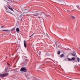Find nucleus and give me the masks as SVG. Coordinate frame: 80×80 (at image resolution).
I'll return each instance as SVG.
<instances>
[{"instance_id": "7", "label": "nucleus", "mask_w": 80, "mask_h": 80, "mask_svg": "<svg viewBox=\"0 0 80 80\" xmlns=\"http://www.w3.org/2000/svg\"><path fill=\"white\" fill-rule=\"evenodd\" d=\"M8 75V73H6L4 74V77H5L6 76H7V75Z\"/></svg>"}, {"instance_id": "9", "label": "nucleus", "mask_w": 80, "mask_h": 80, "mask_svg": "<svg viewBox=\"0 0 80 80\" xmlns=\"http://www.w3.org/2000/svg\"><path fill=\"white\" fill-rule=\"evenodd\" d=\"M64 57V54H61V55H60V57L61 58H62V57Z\"/></svg>"}, {"instance_id": "11", "label": "nucleus", "mask_w": 80, "mask_h": 80, "mask_svg": "<svg viewBox=\"0 0 80 80\" xmlns=\"http://www.w3.org/2000/svg\"><path fill=\"white\" fill-rule=\"evenodd\" d=\"M2 30L4 32H8L9 31L8 30Z\"/></svg>"}, {"instance_id": "4", "label": "nucleus", "mask_w": 80, "mask_h": 80, "mask_svg": "<svg viewBox=\"0 0 80 80\" xmlns=\"http://www.w3.org/2000/svg\"><path fill=\"white\" fill-rule=\"evenodd\" d=\"M16 30L18 33H19L20 32V29L18 28H17L16 29Z\"/></svg>"}, {"instance_id": "21", "label": "nucleus", "mask_w": 80, "mask_h": 80, "mask_svg": "<svg viewBox=\"0 0 80 80\" xmlns=\"http://www.w3.org/2000/svg\"><path fill=\"white\" fill-rule=\"evenodd\" d=\"M77 8H79L80 7L79 6H77Z\"/></svg>"}, {"instance_id": "29", "label": "nucleus", "mask_w": 80, "mask_h": 80, "mask_svg": "<svg viewBox=\"0 0 80 80\" xmlns=\"http://www.w3.org/2000/svg\"><path fill=\"white\" fill-rule=\"evenodd\" d=\"M79 9H80V8H79Z\"/></svg>"}, {"instance_id": "22", "label": "nucleus", "mask_w": 80, "mask_h": 80, "mask_svg": "<svg viewBox=\"0 0 80 80\" xmlns=\"http://www.w3.org/2000/svg\"><path fill=\"white\" fill-rule=\"evenodd\" d=\"M25 76L27 78V75L25 74Z\"/></svg>"}, {"instance_id": "19", "label": "nucleus", "mask_w": 80, "mask_h": 80, "mask_svg": "<svg viewBox=\"0 0 80 80\" xmlns=\"http://www.w3.org/2000/svg\"><path fill=\"white\" fill-rule=\"evenodd\" d=\"M72 55H73V56H75V54H74L73 53H72Z\"/></svg>"}, {"instance_id": "13", "label": "nucleus", "mask_w": 80, "mask_h": 80, "mask_svg": "<svg viewBox=\"0 0 80 80\" xmlns=\"http://www.w3.org/2000/svg\"><path fill=\"white\" fill-rule=\"evenodd\" d=\"M68 61H72V59H71L70 58H68Z\"/></svg>"}, {"instance_id": "25", "label": "nucleus", "mask_w": 80, "mask_h": 80, "mask_svg": "<svg viewBox=\"0 0 80 80\" xmlns=\"http://www.w3.org/2000/svg\"><path fill=\"white\" fill-rule=\"evenodd\" d=\"M8 65H10V64H9V63H8Z\"/></svg>"}, {"instance_id": "14", "label": "nucleus", "mask_w": 80, "mask_h": 80, "mask_svg": "<svg viewBox=\"0 0 80 80\" xmlns=\"http://www.w3.org/2000/svg\"><path fill=\"white\" fill-rule=\"evenodd\" d=\"M75 58H72V59L71 60H75Z\"/></svg>"}, {"instance_id": "24", "label": "nucleus", "mask_w": 80, "mask_h": 80, "mask_svg": "<svg viewBox=\"0 0 80 80\" xmlns=\"http://www.w3.org/2000/svg\"><path fill=\"white\" fill-rule=\"evenodd\" d=\"M27 10V9H25L24 10H25V11Z\"/></svg>"}, {"instance_id": "26", "label": "nucleus", "mask_w": 80, "mask_h": 80, "mask_svg": "<svg viewBox=\"0 0 80 80\" xmlns=\"http://www.w3.org/2000/svg\"><path fill=\"white\" fill-rule=\"evenodd\" d=\"M56 46H57V43H56Z\"/></svg>"}, {"instance_id": "12", "label": "nucleus", "mask_w": 80, "mask_h": 80, "mask_svg": "<svg viewBox=\"0 0 80 80\" xmlns=\"http://www.w3.org/2000/svg\"><path fill=\"white\" fill-rule=\"evenodd\" d=\"M77 60L78 62H80V58H78Z\"/></svg>"}, {"instance_id": "2", "label": "nucleus", "mask_w": 80, "mask_h": 80, "mask_svg": "<svg viewBox=\"0 0 80 80\" xmlns=\"http://www.w3.org/2000/svg\"><path fill=\"white\" fill-rule=\"evenodd\" d=\"M21 72H27V68H26L22 67L20 69Z\"/></svg>"}, {"instance_id": "1", "label": "nucleus", "mask_w": 80, "mask_h": 80, "mask_svg": "<svg viewBox=\"0 0 80 80\" xmlns=\"http://www.w3.org/2000/svg\"><path fill=\"white\" fill-rule=\"evenodd\" d=\"M33 12H36V13H35V14H32V15H33V16H35V17L38 16V18H40V17L42 16V15L43 14V13L42 12L38 13V12L35 11Z\"/></svg>"}, {"instance_id": "5", "label": "nucleus", "mask_w": 80, "mask_h": 80, "mask_svg": "<svg viewBox=\"0 0 80 80\" xmlns=\"http://www.w3.org/2000/svg\"><path fill=\"white\" fill-rule=\"evenodd\" d=\"M8 9H10V10H11V11L13 12V9H12V8L10 7H8Z\"/></svg>"}, {"instance_id": "3", "label": "nucleus", "mask_w": 80, "mask_h": 80, "mask_svg": "<svg viewBox=\"0 0 80 80\" xmlns=\"http://www.w3.org/2000/svg\"><path fill=\"white\" fill-rule=\"evenodd\" d=\"M24 46L25 48L27 47V42L25 40H24Z\"/></svg>"}, {"instance_id": "16", "label": "nucleus", "mask_w": 80, "mask_h": 80, "mask_svg": "<svg viewBox=\"0 0 80 80\" xmlns=\"http://www.w3.org/2000/svg\"><path fill=\"white\" fill-rule=\"evenodd\" d=\"M33 35H34V33H33L32 34L31 36L29 37V38H30V37H32V36H33Z\"/></svg>"}, {"instance_id": "20", "label": "nucleus", "mask_w": 80, "mask_h": 80, "mask_svg": "<svg viewBox=\"0 0 80 80\" xmlns=\"http://www.w3.org/2000/svg\"><path fill=\"white\" fill-rule=\"evenodd\" d=\"M6 12H8V13H11V14H12V13H11V12H8L7 11H6Z\"/></svg>"}, {"instance_id": "6", "label": "nucleus", "mask_w": 80, "mask_h": 80, "mask_svg": "<svg viewBox=\"0 0 80 80\" xmlns=\"http://www.w3.org/2000/svg\"><path fill=\"white\" fill-rule=\"evenodd\" d=\"M61 3L62 4V5H64V3H65V2L64 1L62 0L61 1Z\"/></svg>"}, {"instance_id": "15", "label": "nucleus", "mask_w": 80, "mask_h": 80, "mask_svg": "<svg viewBox=\"0 0 80 80\" xmlns=\"http://www.w3.org/2000/svg\"><path fill=\"white\" fill-rule=\"evenodd\" d=\"M24 15L22 14H21V15L20 16V17H23V16H24Z\"/></svg>"}, {"instance_id": "18", "label": "nucleus", "mask_w": 80, "mask_h": 80, "mask_svg": "<svg viewBox=\"0 0 80 80\" xmlns=\"http://www.w3.org/2000/svg\"><path fill=\"white\" fill-rule=\"evenodd\" d=\"M58 55L60 54V51H58Z\"/></svg>"}, {"instance_id": "27", "label": "nucleus", "mask_w": 80, "mask_h": 80, "mask_svg": "<svg viewBox=\"0 0 80 80\" xmlns=\"http://www.w3.org/2000/svg\"><path fill=\"white\" fill-rule=\"evenodd\" d=\"M42 22V21H41V23Z\"/></svg>"}, {"instance_id": "8", "label": "nucleus", "mask_w": 80, "mask_h": 80, "mask_svg": "<svg viewBox=\"0 0 80 80\" xmlns=\"http://www.w3.org/2000/svg\"><path fill=\"white\" fill-rule=\"evenodd\" d=\"M0 77H4V74H0Z\"/></svg>"}, {"instance_id": "17", "label": "nucleus", "mask_w": 80, "mask_h": 80, "mask_svg": "<svg viewBox=\"0 0 80 80\" xmlns=\"http://www.w3.org/2000/svg\"><path fill=\"white\" fill-rule=\"evenodd\" d=\"M15 28H12V30H11V31H13V30H15Z\"/></svg>"}, {"instance_id": "23", "label": "nucleus", "mask_w": 80, "mask_h": 80, "mask_svg": "<svg viewBox=\"0 0 80 80\" xmlns=\"http://www.w3.org/2000/svg\"><path fill=\"white\" fill-rule=\"evenodd\" d=\"M4 27L3 26H1V28H3Z\"/></svg>"}, {"instance_id": "28", "label": "nucleus", "mask_w": 80, "mask_h": 80, "mask_svg": "<svg viewBox=\"0 0 80 80\" xmlns=\"http://www.w3.org/2000/svg\"><path fill=\"white\" fill-rule=\"evenodd\" d=\"M6 10H7V9H6Z\"/></svg>"}, {"instance_id": "10", "label": "nucleus", "mask_w": 80, "mask_h": 80, "mask_svg": "<svg viewBox=\"0 0 80 80\" xmlns=\"http://www.w3.org/2000/svg\"><path fill=\"white\" fill-rule=\"evenodd\" d=\"M71 17L72 18V19H73V20H75L76 18L75 17L72 16Z\"/></svg>"}]
</instances>
